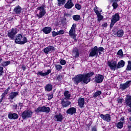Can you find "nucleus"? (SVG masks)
<instances>
[{"instance_id":"f257e3e1","label":"nucleus","mask_w":131,"mask_h":131,"mask_svg":"<svg viewBox=\"0 0 131 131\" xmlns=\"http://www.w3.org/2000/svg\"><path fill=\"white\" fill-rule=\"evenodd\" d=\"M102 52H104V48L100 47L98 48L97 46H95L91 49V51L89 54V57H98L102 55Z\"/></svg>"},{"instance_id":"f03ea898","label":"nucleus","mask_w":131,"mask_h":131,"mask_svg":"<svg viewBox=\"0 0 131 131\" xmlns=\"http://www.w3.org/2000/svg\"><path fill=\"white\" fill-rule=\"evenodd\" d=\"M36 17L40 19L46 15V5L43 4L37 8Z\"/></svg>"},{"instance_id":"7ed1b4c3","label":"nucleus","mask_w":131,"mask_h":131,"mask_svg":"<svg viewBox=\"0 0 131 131\" xmlns=\"http://www.w3.org/2000/svg\"><path fill=\"white\" fill-rule=\"evenodd\" d=\"M16 37L15 39V42L16 43H18V45H25L27 42V38L23 36L21 34H18Z\"/></svg>"},{"instance_id":"20e7f679","label":"nucleus","mask_w":131,"mask_h":131,"mask_svg":"<svg viewBox=\"0 0 131 131\" xmlns=\"http://www.w3.org/2000/svg\"><path fill=\"white\" fill-rule=\"evenodd\" d=\"M32 114H33V112L32 110H26L21 113V117L24 120L27 119V118H31Z\"/></svg>"},{"instance_id":"39448f33","label":"nucleus","mask_w":131,"mask_h":131,"mask_svg":"<svg viewBox=\"0 0 131 131\" xmlns=\"http://www.w3.org/2000/svg\"><path fill=\"white\" fill-rule=\"evenodd\" d=\"M18 33L17 31V29L12 28L11 30H10L8 31L7 36L9 37L10 39L14 40L15 37H16V34Z\"/></svg>"},{"instance_id":"423d86ee","label":"nucleus","mask_w":131,"mask_h":131,"mask_svg":"<svg viewBox=\"0 0 131 131\" xmlns=\"http://www.w3.org/2000/svg\"><path fill=\"white\" fill-rule=\"evenodd\" d=\"M72 80L74 81L75 84H78L81 81H83L84 83V77H83V75L79 74L73 78Z\"/></svg>"},{"instance_id":"0eeeda50","label":"nucleus","mask_w":131,"mask_h":131,"mask_svg":"<svg viewBox=\"0 0 131 131\" xmlns=\"http://www.w3.org/2000/svg\"><path fill=\"white\" fill-rule=\"evenodd\" d=\"M76 28V24H74L72 25L70 30L69 32V35H70V36H71V37H72L73 39H74L75 41L77 40V39H76V35L75 34Z\"/></svg>"},{"instance_id":"6e6552de","label":"nucleus","mask_w":131,"mask_h":131,"mask_svg":"<svg viewBox=\"0 0 131 131\" xmlns=\"http://www.w3.org/2000/svg\"><path fill=\"white\" fill-rule=\"evenodd\" d=\"M120 19V16L118 13H116L115 15H113L112 17L111 23L110 24V28H112L114 26V24L118 22V21Z\"/></svg>"},{"instance_id":"1a4fd4ad","label":"nucleus","mask_w":131,"mask_h":131,"mask_svg":"<svg viewBox=\"0 0 131 131\" xmlns=\"http://www.w3.org/2000/svg\"><path fill=\"white\" fill-rule=\"evenodd\" d=\"M51 109L49 107H46V106H43L42 107H38L35 111L36 113H39V112H45V113H50Z\"/></svg>"},{"instance_id":"9d476101","label":"nucleus","mask_w":131,"mask_h":131,"mask_svg":"<svg viewBox=\"0 0 131 131\" xmlns=\"http://www.w3.org/2000/svg\"><path fill=\"white\" fill-rule=\"evenodd\" d=\"M94 73L93 72H90L85 75H83L84 77V83L88 84L90 81H91V79L90 77H92L94 75Z\"/></svg>"},{"instance_id":"9b49d317","label":"nucleus","mask_w":131,"mask_h":131,"mask_svg":"<svg viewBox=\"0 0 131 131\" xmlns=\"http://www.w3.org/2000/svg\"><path fill=\"white\" fill-rule=\"evenodd\" d=\"M130 84L131 81H127L126 82L120 84L119 90L122 91H125L126 89H128V88L130 86Z\"/></svg>"},{"instance_id":"f8f14e48","label":"nucleus","mask_w":131,"mask_h":131,"mask_svg":"<svg viewBox=\"0 0 131 131\" xmlns=\"http://www.w3.org/2000/svg\"><path fill=\"white\" fill-rule=\"evenodd\" d=\"M107 65L109 66L110 69L113 71H115L117 69V61H107Z\"/></svg>"},{"instance_id":"ddd939ff","label":"nucleus","mask_w":131,"mask_h":131,"mask_svg":"<svg viewBox=\"0 0 131 131\" xmlns=\"http://www.w3.org/2000/svg\"><path fill=\"white\" fill-rule=\"evenodd\" d=\"M104 80V76L101 74H96L94 78V81L96 83H101Z\"/></svg>"},{"instance_id":"4468645a","label":"nucleus","mask_w":131,"mask_h":131,"mask_svg":"<svg viewBox=\"0 0 131 131\" xmlns=\"http://www.w3.org/2000/svg\"><path fill=\"white\" fill-rule=\"evenodd\" d=\"M125 103L126 106L129 107V108H128V112H131V96L126 95V98H125Z\"/></svg>"},{"instance_id":"2eb2a0df","label":"nucleus","mask_w":131,"mask_h":131,"mask_svg":"<svg viewBox=\"0 0 131 131\" xmlns=\"http://www.w3.org/2000/svg\"><path fill=\"white\" fill-rule=\"evenodd\" d=\"M55 50L56 48H55V47H54L53 46H48L43 50V52L46 55H48V54H51V53H52L53 51Z\"/></svg>"},{"instance_id":"dca6fc26","label":"nucleus","mask_w":131,"mask_h":131,"mask_svg":"<svg viewBox=\"0 0 131 131\" xmlns=\"http://www.w3.org/2000/svg\"><path fill=\"white\" fill-rule=\"evenodd\" d=\"M64 8L68 10H70L74 7V3L72 0H68L67 3L64 4Z\"/></svg>"},{"instance_id":"f3484780","label":"nucleus","mask_w":131,"mask_h":131,"mask_svg":"<svg viewBox=\"0 0 131 131\" xmlns=\"http://www.w3.org/2000/svg\"><path fill=\"white\" fill-rule=\"evenodd\" d=\"M51 72H52V70L49 69L45 73H43L42 71H39L36 73V74L38 75V76H42V77H45L46 76H48V75H49Z\"/></svg>"},{"instance_id":"a211bd4d","label":"nucleus","mask_w":131,"mask_h":131,"mask_svg":"<svg viewBox=\"0 0 131 131\" xmlns=\"http://www.w3.org/2000/svg\"><path fill=\"white\" fill-rule=\"evenodd\" d=\"M100 117L101 119H103V120H104V121H107V122H109V121L111 120V116H110V115L108 114H106L105 115L101 114Z\"/></svg>"},{"instance_id":"6ab92c4d","label":"nucleus","mask_w":131,"mask_h":131,"mask_svg":"<svg viewBox=\"0 0 131 131\" xmlns=\"http://www.w3.org/2000/svg\"><path fill=\"white\" fill-rule=\"evenodd\" d=\"M78 104L80 108H84V98L80 97L78 99Z\"/></svg>"},{"instance_id":"aec40b11","label":"nucleus","mask_w":131,"mask_h":131,"mask_svg":"<svg viewBox=\"0 0 131 131\" xmlns=\"http://www.w3.org/2000/svg\"><path fill=\"white\" fill-rule=\"evenodd\" d=\"M8 117L9 119H18V114L15 113H10L8 114Z\"/></svg>"},{"instance_id":"412c9836","label":"nucleus","mask_w":131,"mask_h":131,"mask_svg":"<svg viewBox=\"0 0 131 131\" xmlns=\"http://www.w3.org/2000/svg\"><path fill=\"white\" fill-rule=\"evenodd\" d=\"M66 113L69 114V115H73V114L76 113V108L71 107L66 111Z\"/></svg>"},{"instance_id":"4be33fe9","label":"nucleus","mask_w":131,"mask_h":131,"mask_svg":"<svg viewBox=\"0 0 131 131\" xmlns=\"http://www.w3.org/2000/svg\"><path fill=\"white\" fill-rule=\"evenodd\" d=\"M41 31L45 34H49L52 32V28L51 27H45L42 29Z\"/></svg>"},{"instance_id":"5701e85b","label":"nucleus","mask_w":131,"mask_h":131,"mask_svg":"<svg viewBox=\"0 0 131 131\" xmlns=\"http://www.w3.org/2000/svg\"><path fill=\"white\" fill-rule=\"evenodd\" d=\"M21 11H22V8L19 5L15 7L13 10L14 13L16 15H20V14H21Z\"/></svg>"},{"instance_id":"b1692460","label":"nucleus","mask_w":131,"mask_h":131,"mask_svg":"<svg viewBox=\"0 0 131 131\" xmlns=\"http://www.w3.org/2000/svg\"><path fill=\"white\" fill-rule=\"evenodd\" d=\"M61 104L63 108H66V107H68L71 104V102L69 101H65L64 99H61Z\"/></svg>"},{"instance_id":"393cba45","label":"nucleus","mask_w":131,"mask_h":131,"mask_svg":"<svg viewBox=\"0 0 131 131\" xmlns=\"http://www.w3.org/2000/svg\"><path fill=\"white\" fill-rule=\"evenodd\" d=\"M19 95V92H11L9 95V98H8L9 100H13L15 99Z\"/></svg>"},{"instance_id":"a878e982","label":"nucleus","mask_w":131,"mask_h":131,"mask_svg":"<svg viewBox=\"0 0 131 131\" xmlns=\"http://www.w3.org/2000/svg\"><path fill=\"white\" fill-rule=\"evenodd\" d=\"M55 118L57 119L56 121L62 122V120L64 119V117H63V115L59 113L55 115Z\"/></svg>"},{"instance_id":"bb28decb","label":"nucleus","mask_w":131,"mask_h":131,"mask_svg":"<svg viewBox=\"0 0 131 131\" xmlns=\"http://www.w3.org/2000/svg\"><path fill=\"white\" fill-rule=\"evenodd\" d=\"M72 55L74 58H78V57H79V52H78V49H77V48L73 49Z\"/></svg>"},{"instance_id":"cd10ccee","label":"nucleus","mask_w":131,"mask_h":131,"mask_svg":"<svg viewBox=\"0 0 131 131\" xmlns=\"http://www.w3.org/2000/svg\"><path fill=\"white\" fill-rule=\"evenodd\" d=\"M95 13L97 16V18H98L97 21L98 22H101V21H102V20H103V16H102V15H101V13H100V12H99V11H98V10H96L95 11Z\"/></svg>"},{"instance_id":"c85d7f7f","label":"nucleus","mask_w":131,"mask_h":131,"mask_svg":"<svg viewBox=\"0 0 131 131\" xmlns=\"http://www.w3.org/2000/svg\"><path fill=\"white\" fill-rule=\"evenodd\" d=\"M124 65H125V62H124L123 60H120L118 64L117 63V69L124 67Z\"/></svg>"},{"instance_id":"c756f323","label":"nucleus","mask_w":131,"mask_h":131,"mask_svg":"<svg viewBox=\"0 0 131 131\" xmlns=\"http://www.w3.org/2000/svg\"><path fill=\"white\" fill-rule=\"evenodd\" d=\"M45 89L46 92H51L53 90V85L51 84H48L45 86Z\"/></svg>"},{"instance_id":"7c9ffc66","label":"nucleus","mask_w":131,"mask_h":131,"mask_svg":"<svg viewBox=\"0 0 131 131\" xmlns=\"http://www.w3.org/2000/svg\"><path fill=\"white\" fill-rule=\"evenodd\" d=\"M63 95L64 96L66 100H68L70 97H71V94H69V91H65Z\"/></svg>"},{"instance_id":"2f4dec72","label":"nucleus","mask_w":131,"mask_h":131,"mask_svg":"<svg viewBox=\"0 0 131 131\" xmlns=\"http://www.w3.org/2000/svg\"><path fill=\"white\" fill-rule=\"evenodd\" d=\"M124 32L122 29H120L118 31L117 33V35L118 36V37H122L123 36Z\"/></svg>"},{"instance_id":"473e14b6","label":"nucleus","mask_w":131,"mask_h":131,"mask_svg":"<svg viewBox=\"0 0 131 131\" xmlns=\"http://www.w3.org/2000/svg\"><path fill=\"white\" fill-rule=\"evenodd\" d=\"M57 6H58V7L63 6V5L66 4V0H57Z\"/></svg>"},{"instance_id":"72a5a7b5","label":"nucleus","mask_w":131,"mask_h":131,"mask_svg":"<svg viewBox=\"0 0 131 131\" xmlns=\"http://www.w3.org/2000/svg\"><path fill=\"white\" fill-rule=\"evenodd\" d=\"M73 19L74 20V21H79L81 18L79 15H74L73 16Z\"/></svg>"},{"instance_id":"f704fd0d","label":"nucleus","mask_w":131,"mask_h":131,"mask_svg":"<svg viewBox=\"0 0 131 131\" xmlns=\"http://www.w3.org/2000/svg\"><path fill=\"white\" fill-rule=\"evenodd\" d=\"M116 127L117 128L121 129L123 127V122H119L118 123L116 124Z\"/></svg>"},{"instance_id":"c9c22d12","label":"nucleus","mask_w":131,"mask_h":131,"mask_svg":"<svg viewBox=\"0 0 131 131\" xmlns=\"http://www.w3.org/2000/svg\"><path fill=\"white\" fill-rule=\"evenodd\" d=\"M11 64V61H3L1 63V66H3V67H6V66H8V65H10Z\"/></svg>"},{"instance_id":"e433bc0d","label":"nucleus","mask_w":131,"mask_h":131,"mask_svg":"<svg viewBox=\"0 0 131 131\" xmlns=\"http://www.w3.org/2000/svg\"><path fill=\"white\" fill-rule=\"evenodd\" d=\"M127 71H131V61H128V64L127 66V68L126 69Z\"/></svg>"},{"instance_id":"4c0bfd02","label":"nucleus","mask_w":131,"mask_h":131,"mask_svg":"<svg viewBox=\"0 0 131 131\" xmlns=\"http://www.w3.org/2000/svg\"><path fill=\"white\" fill-rule=\"evenodd\" d=\"M102 92H101V91H98L94 94L93 97L94 98H97V97H98V96H100Z\"/></svg>"},{"instance_id":"58836bf2","label":"nucleus","mask_w":131,"mask_h":131,"mask_svg":"<svg viewBox=\"0 0 131 131\" xmlns=\"http://www.w3.org/2000/svg\"><path fill=\"white\" fill-rule=\"evenodd\" d=\"M117 56H120V57H123V52H122V49L119 50L117 53Z\"/></svg>"},{"instance_id":"ea45409f","label":"nucleus","mask_w":131,"mask_h":131,"mask_svg":"<svg viewBox=\"0 0 131 131\" xmlns=\"http://www.w3.org/2000/svg\"><path fill=\"white\" fill-rule=\"evenodd\" d=\"M55 68L58 71H61V70H62V66L60 64H56Z\"/></svg>"},{"instance_id":"a19ab883","label":"nucleus","mask_w":131,"mask_h":131,"mask_svg":"<svg viewBox=\"0 0 131 131\" xmlns=\"http://www.w3.org/2000/svg\"><path fill=\"white\" fill-rule=\"evenodd\" d=\"M52 37H56L57 35H59L58 32H56L55 31H53L52 32Z\"/></svg>"},{"instance_id":"79ce46f5","label":"nucleus","mask_w":131,"mask_h":131,"mask_svg":"<svg viewBox=\"0 0 131 131\" xmlns=\"http://www.w3.org/2000/svg\"><path fill=\"white\" fill-rule=\"evenodd\" d=\"M112 6L114 9H117V8H118V4L116 2H114L112 4Z\"/></svg>"},{"instance_id":"37998d69","label":"nucleus","mask_w":131,"mask_h":131,"mask_svg":"<svg viewBox=\"0 0 131 131\" xmlns=\"http://www.w3.org/2000/svg\"><path fill=\"white\" fill-rule=\"evenodd\" d=\"M58 33V35H61L62 34H64V33H65V31H64V30H60L58 31H57Z\"/></svg>"},{"instance_id":"c03bdc74","label":"nucleus","mask_w":131,"mask_h":131,"mask_svg":"<svg viewBox=\"0 0 131 131\" xmlns=\"http://www.w3.org/2000/svg\"><path fill=\"white\" fill-rule=\"evenodd\" d=\"M75 7L76 8V9H77V10H81V5H80L79 4H76L75 5Z\"/></svg>"},{"instance_id":"a18cd8bd","label":"nucleus","mask_w":131,"mask_h":131,"mask_svg":"<svg viewBox=\"0 0 131 131\" xmlns=\"http://www.w3.org/2000/svg\"><path fill=\"white\" fill-rule=\"evenodd\" d=\"M117 102L118 104H122V102H123V98H118L117 99Z\"/></svg>"},{"instance_id":"49530a36","label":"nucleus","mask_w":131,"mask_h":131,"mask_svg":"<svg viewBox=\"0 0 131 131\" xmlns=\"http://www.w3.org/2000/svg\"><path fill=\"white\" fill-rule=\"evenodd\" d=\"M3 73H4V68L0 67V76L3 75Z\"/></svg>"},{"instance_id":"de8ad7c7","label":"nucleus","mask_w":131,"mask_h":131,"mask_svg":"<svg viewBox=\"0 0 131 131\" xmlns=\"http://www.w3.org/2000/svg\"><path fill=\"white\" fill-rule=\"evenodd\" d=\"M48 100H52L53 99V97H54L53 94H48Z\"/></svg>"},{"instance_id":"09e8293b","label":"nucleus","mask_w":131,"mask_h":131,"mask_svg":"<svg viewBox=\"0 0 131 131\" xmlns=\"http://www.w3.org/2000/svg\"><path fill=\"white\" fill-rule=\"evenodd\" d=\"M61 65H65L66 64V60L61 59L60 61Z\"/></svg>"},{"instance_id":"8fccbe9b","label":"nucleus","mask_w":131,"mask_h":131,"mask_svg":"<svg viewBox=\"0 0 131 131\" xmlns=\"http://www.w3.org/2000/svg\"><path fill=\"white\" fill-rule=\"evenodd\" d=\"M63 79V77L61 75H58L57 76V80H59V81H60V80H62V79Z\"/></svg>"},{"instance_id":"3c124183","label":"nucleus","mask_w":131,"mask_h":131,"mask_svg":"<svg viewBox=\"0 0 131 131\" xmlns=\"http://www.w3.org/2000/svg\"><path fill=\"white\" fill-rule=\"evenodd\" d=\"M10 87H8V89H7L5 92H4V94H5L6 95H8V93L9 92V91H10Z\"/></svg>"},{"instance_id":"603ef678","label":"nucleus","mask_w":131,"mask_h":131,"mask_svg":"<svg viewBox=\"0 0 131 131\" xmlns=\"http://www.w3.org/2000/svg\"><path fill=\"white\" fill-rule=\"evenodd\" d=\"M91 131H97V126H94L92 127Z\"/></svg>"},{"instance_id":"864d4df0","label":"nucleus","mask_w":131,"mask_h":131,"mask_svg":"<svg viewBox=\"0 0 131 131\" xmlns=\"http://www.w3.org/2000/svg\"><path fill=\"white\" fill-rule=\"evenodd\" d=\"M13 108L14 109H15V110H17V108H18V105L17 104L13 105Z\"/></svg>"},{"instance_id":"5fc2aeb1","label":"nucleus","mask_w":131,"mask_h":131,"mask_svg":"<svg viewBox=\"0 0 131 131\" xmlns=\"http://www.w3.org/2000/svg\"><path fill=\"white\" fill-rule=\"evenodd\" d=\"M21 69L24 71H25V70H26V67H25V66H23L22 67H21Z\"/></svg>"},{"instance_id":"6e6d98bb","label":"nucleus","mask_w":131,"mask_h":131,"mask_svg":"<svg viewBox=\"0 0 131 131\" xmlns=\"http://www.w3.org/2000/svg\"><path fill=\"white\" fill-rule=\"evenodd\" d=\"M6 95H7V94H5V93H3V94L1 95L2 98H3L5 99V97H6Z\"/></svg>"},{"instance_id":"4d7b16f0","label":"nucleus","mask_w":131,"mask_h":131,"mask_svg":"<svg viewBox=\"0 0 131 131\" xmlns=\"http://www.w3.org/2000/svg\"><path fill=\"white\" fill-rule=\"evenodd\" d=\"M110 2H111L112 3H115V2H118V0H110Z\"/></svg>"},{"instance_id":"13d9d810","label":"nucleus","mask_w":131,"mask_h":131,"mask_svg":"<svg viewBox=\"0 0 131 131\" xmlns=\"http://www.w3.org/2000/svg\"><path fill=\"white\" fill-rule=\"evenodd\" d=\"M121 121H124V117H122L120 119Z\"/></svg>"},{"instance_id":"bf43d9fd","label":"nucleus","mask_w":131,"mask_h":131,"mask_svg":"<svg viewBox=\"0 0 131 131\" xmlns=\"http://www.w3.org/2000/svg\"><path fill=\"white\" fill-rule=\"evenodd\" d=\"M107 23H104L102 25V26H103V27H107Z\"/></svg>"},{"instance_id":"052dcab7","label":"nucleus","mask_w":131,"mask_h":131,"mask_svg":"<svg viewBox=\"0 0 131 131\" xmlns=\"http://www.w3.org/2000/svg\"><path fill=\"white\" fill-rule=\"evenodd\" d=\"M111 94V92H107L106 93V95H107L108 96H110Z\"/></svg>"},{"instance_id":"680f3d73","label":"nucleus","mask_w":131,"mask_h":131,"mask_svg":"<svg viewBox=\"0 0 131 131\" xmlns=\"http://www.w3.org/2000/svg\"><path fill=\"white\" fill-rule=\"evenodd\" d=\"M5 98L2 97L1 99H0V103H2L3 102V100H4Z\"/></svg>"},{"instance_id":"e2e57ef3","label":"nucleus","mask_w":131,"mask_h":131,"mask_svg":"<svg viewBox=\"0 0 131 131\" xmlns=\"http://www.w3.org/2000/svg\"><path fill=\"white\" fill-rule=\"evenodd\" d=\"M2 62H3V59L2 58H0V64H2Z\"/></svg>"},{"instance_id":"0e129e2a","label":"nucleus","mask_w":131,"mask_h":131,"mask_svg":"<svg viewBox=\"0 0 131 131\" xmlns=\"http://www.w3.org/2000/svg\"><path fill=\"white\" fill-rule=\"evenodd\" d=\"M22 105H23V103H19V106H20V107H22Z\"/></svg>"},{"instance_id":"69168bd1","label":"nucleus","mask_w":131,"mask_h":131,"mask_svg":"<svg viewBox=\"0 0 131 131\" xmlns=\"http://www.w3.org/2000/svg\"><path fill=\"white\" fill-rule=\"evenodd\" d=\"M0 131H5V129H0Z\"/></svg>"},{"instance_id":"338daca9","label":"nucleus","mask_w":131,"mask_h":131,"mask_svg":"<svg viewBox=\"0 0 131 131\" xmlns=\"http://www.w3.org/2000/svg\"><path fill=\"white\" fill-rule=\"evenodd\" d=\"M61 24H63V21H61Z\"/></svg>"}]
</instances>
